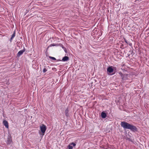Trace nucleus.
Wrapping results in <instances>:
<instances>
[{"instance_id": "1", "label": "nucleus", "mask_w": 149, "mask_h": 149, "mask_svg": "<svg viewBox=\"0 0 149 149\" xmlns=\"http://www.w3.org/2000/svg\"><path fill=\"white\" fill-rule=\"evenodd\" d=\"M121 126L124 129H129L133 131H136L137 128L136 127L131 125L125 121L121 122Z\"/></svg>"}, {"instance_id": "2", "label": "nucleus", "mask_w": 149, "mask_h": 149, "mask_svg": "<svg viewBox=\"0 0 149 149\" xmlns=\"http://www.w3.org/2000/svg\"><path fill=\"white\" fill-rule=\"evenodd\" d=\"M119 74L121 77V78L123 80H126L128 79V74H123L121 72H119Z\"/></svg>"}, {"instance_id": "3", "label": "nucleus", "mask_w": 149, "mask_h": 149, "mask_svg": "<svg viewBox=\"0 0 149 149\" xmlns=\"http://www.w3.org/2000/svg\"><path fill=\"white\" fill-rule=\"evenodd\" d=\"M40 129L42 136L44 135L46 130V126L44 124H42L41 126H40Z\"/></svg>"}, {"instance_id": "4", "label": "nucleus", "mask_w": 149, "mask_h": 149, "mask_svg": "<svg viewBox=\"0 0 149 149\" xmlns=\"http://www.w3.org/2000/svg\"><path fill=\"white\" fill-rule=\"evenodd\" d=\"M72 145L73 147H75L76 145V144L73 142L70 143L68 146V149H73V147L72 146Z\"/></svg>"}, {"instance_id": "5", "label": "nucleus", "mask_w": 149, "mask_h": 149, "mask_svg": "<svg viewBox=\"0 0 149 149\" xmlns=\"http://www.w3.org/2000/svg\"><path fill=\"white\" fill-rule=\"evenodd\" d=\"M114 70L112 66H109L107 69V71L109 73H111Z\"/></svg>"}, {"instance_id": "6", "label": "nucleus", "mask_w": 149, "mask_h": 149, "mask_svg": "<svg viewBox=\"0 0 149 149\" xmlns=\"http://www.w3.org/2000/svg\"><path fill=\"white\" fill-rule=\"evenodd\" d=\"M25 51V49H24L23 50L19 51L17 53V56L18 57L20 56L22 54L23 52Z\"/></svg>"}, {"instance_id": "7", "label": "nucleus", "mask_w": 149, "mask_h": 149, "mask_svg": "<svg viewBox=\"0 0 149 149\" xmlns=\"http://www.w3.org/2000/svg\"><path fill=\"white\" fill-rule=\"evenodd\" d=\"M3 123L6 128H8V123L7 121L6 120H3Z\"/></svg>"}, {"instance_id": "8", "label": "nucleus", "mask_w": 149, "mask_h": 149, "mask_svg": "<svg viewBox=\"0 0 149 149\" xmlns=\"http://www.w3.org/2000/svg\"><path fill=\"white\" fill-rule=\"evenodd\" d=\"M69 58L68 56H65L63 57L62 60V61H65L69 60Z\"/></svg>"}, {"instance_id": "9", "label": "nucleus", "mask_w": 149, "mask_h": 149, "mask_svg": "<svg viewBox=\"0 0 149 149\" xmlns=\"http://www.w3.org/2000/svg\"><path fill=\"white\" fill-rule=\"evenodd\" d=\"M101 116L102 118H105L106 117L107 115L106 113L104 112H102L101 114Z\"/></svg>"}, {"instance_id": "10", "label": "nucleus", "mask_w": 149, "mask_h": 149, "mask_svg": "<svg viewBox=\"0 0 149 149\" xmlns=\"http://www.w3.org/2000/svg\"><path fill=\"white\" fill-rule=\"evenodd\" d=\"M69 110L68 109V108H67L66 109V110L65 111V116L68 117L69 116Z\"/></svg>"}, {"instance_id": "11", "label": "nucleus", "mask_w": 149, "mask_h": 149, "mask_svg": "<svg viewBox=\"0 0 149 149\" xmlns=\"http://www.w3.org/2000/svg\"><path fill=\"white\" fill-rule=\"evenodd\" d=\"M124 41L126 43H127V44H129V45L130 46H132V43H130V42H129L128 43L127 41V40H126V39L125 38H124Z\"/></svg>"}, {"instance_id": "12", "label": "nucleus", "mask_w": 149, "mask_h": 149, "mask_svg": "<svg viewBox=\"0 0 149 149\" xmlns=\"http://www.w3.org/2000/svg\"><path fill=\"white\" fill-rule=\"evenodd\" d=\"M49 58L51 59H52V60H54V61H55L56 60V58L54 57H52V56H49Z\"/></svg>"}, {"instance_id": "13", "label": "nucleus", "mask_w": 149, "mask_h": 149, "mask_svg": "<svg viewBox=\"0 0 149 149\" xmlns=\"http://www.w3.org/2000/svg\"><path fill=\"white\" fill-rule=\"evenodd\" d=\"M15 36V33L14 32L12 36H11V39L12 40V39Z\"/></svg>"}, {"instance_id": "14", "label": "nucleus", "mask_w": 149, "mask_h": 149, "mask_svg": "<svg viewBox=\"0 0 149 149\" xmlns=\"http://www.w3.org/2000/svg\"><path fill=\"white\" fill-rule=\"evenodd\" d=\"M47 70L45 68H44L43 70V72H46L47 71Z\"/></svg>"}, {"instance_id": "15", "label": "nucleus", "mask_w": 149, "mask_h": 149, "mask_svg": "<svg viewBox=\"0 0 149 149\" xmlns=\"http://www.w3.org/2000/svg\"><path fill=\"white\" fill-rule=\"evenodd\" d=\"M52 46H54V44H52Z\"/></svg>"}]
</instances>
